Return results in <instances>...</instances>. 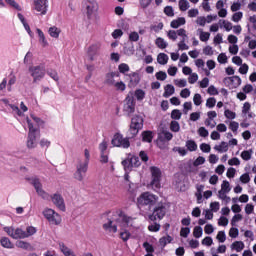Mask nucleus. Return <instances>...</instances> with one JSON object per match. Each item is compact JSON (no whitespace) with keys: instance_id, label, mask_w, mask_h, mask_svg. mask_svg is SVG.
Here are the masks:
<instances>
[{"instance_id":"obj_37","label":"nucleus","mask_w":256,"mask_h":256,"mask_svg":"<svg viewBox=\"0 0 256 256\" xmlns=\"http://www.w3.org/2000/svg\"><path fill=\"white\" fill-rule=\"evenodd\" d=\"M157 62L159 65H167L169 62V56L165 53H159L157 56Z\"/></svg>"},{"instance_id":"obj_56","label":"nucleus","mask_w":256,"mask_h":256,"mask_svg":"<svg viewBox=\"0 0 256 256\" xmlns=\"http://www.w3.org/2000/svg\"><path fill=\"white\" fill-rule=\"evenodd\" d=\"M159 139H164L165 141H171V139H173V134L169 131H163L159 135Z\"/></svg>"},{"instance_id":"obj_59","label":"nucleus","mask_w":256,"mask_h":256,"mask_svg":"<svg viewBox=\"0 0 256 256\" xmlns=\"http://www.w3.org/2000/svg\"><path fill=\"white\" fill-rule=\"evenodd\" d=\"M109 148V142H107V140H103L100 144H99V151L100 153H107V149Z\"/></svg>"},{"instance_id":"obj_46","label":"nucleus","mask_w":256,"mask_h":256,"mask_svg":"<svg viewBox=\"0 0 256 256\" xmlns=\"http://www.w3.org/2000/svg\"><path fill=\"white\" fill-rule=\"evenodd\" d=\"M186 148L188 149V151H196L198 146L197 143L194 140H188L186 141Z\"/></svg>"},{"instance_id":"obj_19","label":"nucleus","mask_w":256,"mask_h":256,"mask_svg":"<svg viewBox=\"0 0 256 256\" xmlns=\"http://www.w3.org/2000/svg\"><path fill=\"white\" fill-rule=\"evenodd\" d=\"M36 33L38 36V43L40 47L43 49L49 47V40H47V36H45V33L40 28H36Z\"/></svg>"},{"instance_id":"obj_50","label":"nucleus","mask_w":256,"mask_h":256,"mask_svg":"<svg viewBox=\"0 0 256 256\" xmlns=\"http://www.w3.org/2000/svg\"><path fill=\"white\" fill-rule=\"evenodd\" d=\"M228 192H220L218 191V199H221V201H224V203H230L231 197L227 195Z\"/></svg>"},{"instance_id":"obj_17","label":"nucleus","mask_w":256,"mask_h":256,"mask_svg":"<svg viewBox=\"0 0 256 256\" xmlns=\"http://www.w3.org/2000/svg\"><path fill=\"white\" fill-rule=\"evenodd\" d=\"M167 37L168 39H170L171 41H177L178 37H183L184 39H187V30L180 28L178 30H170L167 32Z\"/></svg>"},{"instance_id":"obj_34","label":"nucleus","mask_w":256,"mask_h":256,"mask_svg":"<svg viewBox=\"0 0 256 256\" xmlns=\"http://www.w3.org/2000/svg\"><path fill=\"white\" fill-rule=\"evenodd\" d=\"M199 39L202 43H207L211 39V33L203 31V29H198Z\"/></svg>"},{"instance_id":"obj_29","label":"nucleus","mask_w":256,"mask_h":256,"mask_svg":"<svg viewBox=\"0 0 256 256\" xmlns=\"http://www.w3.org/2000/svg\"><path fill=\"white\" fill-rule=\"evenodd\" d=\"M230 249L232 251H236V253H241V251H243V249H245V243H243V241H234L230 245Z\"/></svg>"},{"instance_id":"obj_51","label":"nucleus","mask_w":256,"mask_h":256,"mask_svg":"<svg viewBox=\"0 0 256 256\" xmlns=\"http://www.w3.org/2000/svg\"><path fill=\"white\" fill-rule=\"evenodd\" d=\"M39 145L42 149H49L51 147V140L42 138L39 142Z\"/></svg>"},{"instance_id":"obj_6","label":"nucleus","mask_w":256,"mask_h":256,"mask_svg":"<svg viewBox=\"0 0 256 256\" xmlns=\"http://www.w3.org/2000/svg\"><path fill=\"white\" fill-rule=\"evenodd\" d=\"M42 215L50 225L58 226L63 222V218L61 217V214H59L57 211H55L52 208H49V207L44 208L42 211Z\"/></svg>"},{"instance_id":"obj_38","label":"nucleus","mask_w":256,"mask_h":256,"mask_svg":"<svg viewBox=\"0 0 256 256\" xmlns=\"http://www.w3.org/2000/svg\"><path fill=\"white\" fill-rule=\"evenodd\" d=\"M120 238L122 241H129V238L131 237V233L125 228L120 227Z\"/></svg>"},{"instance_id":"obj_11","label":"nucleus","mask_w":256,"mask_h":256,"mask_svg":"<svg viewBox=\"0 0 256 256\" xmlns=\"http://www.w3.org/2000/svg\"><path fill=\"white\" fill-rule=\"evenodd\" d=\"M111 145L122 149H129L131 142H129V138L124 137L123 134L115 133L112 137Z\"/></svg>"},{"instance_id":"obj_48","label":"nucleus","mask_w":256,"mask_h":256,"mask_svg":"<svg viewBox=\"0 0 256 256\" xmlns=\"http://www.w3.org/2000/svg\"><path fill=\"white\" fill-rule=\"evenodd\" d=\"M202 51H203V54L208 57H212V55H215V49H213V46L207 45L203 48Z\"/></svg>"},{"instance_id":"obj_52","label":"nucleus","mask_w":256,"mask_h":256,"mask_svg":"<svg viewBox=\"0 0 256 256\" xmlns=\"http://www.w3.org/2000/svg\"><path fill=\"white\" fill-rule=\"evenodd\" d=\"M228 53H230V55H237V53H239V45L238 44H230L228 47Z\"/></svg>"},{"instance_id":"obj_41","label":"nucleus","mask_w":256,"mask_h":256,"mask_svg":"<svg viewBox=\"0 0 256 256\" xmlns=\"http://www.w3.org/2000/svg\"><path fill=\"white\" fill-rule=\"evenodd\" d=\"M219 191L222 193H229L231 191V184L229 181L223 180Z\"/></svg>"},{"instance_id":"obj_55","label":"nucleus","mask_w":256,"mask_h":256,"mask_svg":"<svg viewBox=\"0 0 256 256\" xmlns=\"http://www.w3.org/2000/svg\"><path fill=\"white\" fill-rule=\"evenodd\" d=\"M170 130L173 131V133H179V131H181V125L177 121H172L170 123Z\"/></svg>"},{"instance_id":"obj_45","label":"nucleus","mask_w":256,"mask_h":256,"mask_svg":"<svg viewBox=\"0 0 256 256\" xmlns=\"http://www.w3.org/2000/svg\"><path fill=\"white\" fill-rule=\"evenodd\" d=\"M134 97L138 101H143V99H145V92H144V90L143 89H136L134 91Z\"/></svg>"},{"instance_id":"obj_32","label":"nucleus","mask_w":256,"mask_h":256,"mask_svg":"<svg viewBox=\"0 0 256 256\" xmlns=\"http://www.w3.org/2000/svg\"><path fill=\"white\" fill-rule=\"evenodd\" d=\"M37 228L34 226H27L24 230V239H29V237H33V235H36Z\"/></svg>"},{"instance_id":"obj_21","label":"nucleus","mask_w":256,"mask_h":256,"mask_svg":"<svg viewBox=\"0 0 256 256\" xmlns=\"http://www.w3.org/2000/svg\"><path fill=\"white\" fill-rule=\"evenodd\" d=\"M117 77H120L119 72H108L105 76V83L106 85H109L110 87H113L114 84L117 82L115 79Z\"/></svg>"},{"instance_id":"obj_26","label":"nucleus","mask_w":256,"mask_h":256,"mask_svg":"<svg viewBox=\"0 0 256 256\" xmlns=\"http://www.w3.org/2000/svg\"><path fill=\"white\" fill-rule=\"evenodd\" d=\"M187 23V20L185 17H179L171 21L170 27L172 29H179V27H182V25H185Z\"/></svg>"},{"instance_id":"obj_5","label":"nucleus","mask_w":256,"mask_h":256,"mask_svg":"<svg viewBox=\"0 0 256 256\" xmlns=\"http://www.w3.org/2000/svg\"><path fill=\"white\" fill-rule=\"evenodd\" d=\"M159 202V196L151 193V192H143L138 198H137V204L140 205V207H155L157 203Z\"/></svg>"},{"instance_id":"obj_23","label":"nucleus","mask_w":256,"mask_h":256,"mask_svg":"<svg viewBox=\"0 0 256 256\" xmlns=\"http://www.w3.org/2000/svg\"><path fill=\"white\" fill-rule=\"evenodd\" d=\"M242 114L248 119H253L255 115L251 112V103L245 102L242 107Z\"/></svg>"},{"instance_id":"obj_42","label":"nucleus","mask_w":256,"mask_h":256,"mask_svg":"<svg viewBox=\"0 0 256 256\" xmlns=\"http://www.w3.org/2000/svg\"><path fill=\"white\" fill-rule=\"evenodd\" d=\"M240 157H241V159H243V161L251 160V157H253V150H244V151H242Z\"/></svg>"},{"instance_id":"obj_47","label":"nucleus","mask_w":256,"mask_h":256,"mask_svg":"<svg viewBox=\"0 0 256 256\" xmlns=\"http://www.w3.org/2000/svg\"><path fill=\"white\" fill-rule=\"evenodd\" d=\"M178 7L180 11H187L191 6L189 5V1L187 0H179Z\"/></svg>"},{"instance_id":"obj_12","label":"nucleus","mask_w":256,"mask_h":256,"mask_svg":"<svg viewBox=\"0 0 256 256\" xmlns=\"http://www.w3.org/2000/svg\"><path fill=\"white\" fill-rule=\"evenodd\" d=\"M4 231L11 239H25V230L21 227L8 226L4 227Z\"/></svg>"},{"instance_id":"obj_13","label":"nucleus","mask_w":256,"mask_h":256,"mask_svg":"<svg viewBox=\"0 0 256 256\" xmlns=\"http://www.w3.org/2000/svg\"><path fill=\"white\" fill-rule=\"evenodd\" d=\"M123 113L127 116L135 113V99L133 98V93H128L124 100Z\"/></svg>"},{"instance_id":"obj_62","label":"nucleus","mask_w":256,"mask_h":256,"mask_svg":"<svg viewBox=\"0 0 256 256\" xmlns=\"http://www.w3.org/2000/svg\"><path fill=\"white\" fill-rule=\"evenodd\" d=\"M9 7L16 9L17 11H21V6L15 0H4Z\"/></svg>"},{"instance_id":"obj_20","label":"nucleus","mask_w":256,"mask_h":256,"mask_svg":"<svg viewBox=\"0 0 256 256\" xmlns=\"http://www.w3.org/2000/svg\"><path fill=\"white\" fill-rule=\"evenodd\" d=\"M61 33H63V30L57 25H53L48 28V35L52 39H59V37H61Z\"/></svg>"},{"instance_id":"obj_18","label":"nucleus","mask_w":256,"mask_h":256,"mask_svg":"<svg viewBox=\"0 0 256 256\" xmlns=\"http://www.w3.org/2000/svg\"><path fill=\"white\" fill-rule=\"evenodd\" d=\"M117 220H115V212H113L112 218L108 222L103 224V229L108 231V233H117Z\"/></svg>"},{"instance_id":"obj_25","label":"nucleus","mask_w":256,"mask_h":256,"mask_svg":"<svg viewBox=\"0 0 256 256\" xmlns=\"http://www.w3.org/2000/svg\"><path fill=\"white\" fill-rule=\"evenodd\" d=\"M122 167L125 171H133V161L131 159V154H129L124 160H122Z\"/></svg>"},{"instance_id":"obj_14","label":"nucleus","mask_w":256,"mask_h":256,"mask_svg":"<svg viewBox=\"0 0 256 256\" xmlns=\"http://www.w3.org/2000/svg\"><path fill=\"white\" fill-rule=\"evenodd\" d=\"M0 101H2V103H4V105H9V107L12 109V113H14L15 115H18V117H23L25 115L24 113H27V111H29V108H27V105H25L24 102L20 103V108H19L18 106L9 104L8 99L4 98Z\"/></svg>"},{"instance_id":"obj_9","label":"nucleus","mask_w":256,"mask_h":256,"mask_svg":"<svg viewBox=\"0 0 256 256\" xmlns=\"http://www.w3.org/2000/svg\"><path fill=\"white\" fill-rule=\"evenodd\" d=\"M28 72L33 79V83H39L45 78V66L43 65H32L28 68Z\"/></svg>"},{"instance_id":"obj_63","label":"nucleus","mask_w":256,"mask_h":256,"mask_svg":"<svg viewBox=\"0 0 256 256\" xmlns=\"http://www.w3.org/2000/svg\"><path fill=\"white\" fill-rule=\"evenodd\" d=\"M254 211H255V206L253 204L248 203L245 205L244 212L246 215H251L254 213Z\"/></svg>"},{"instance_id":"obj_8","label":"nucleus","mask_w":256,"mask_h":256,"mask_svg":"<svg viewBox=\"0 0 256 256\" xmlns=\"http://www.w3.org/2000/svg\"><path fill=\"white\" fill-rule=\"evenodd\" d=\"M150 175H151V181H150V187L152 189H161V177L162 172L159 167L151 166L149 168Z\"/></svg>"},{"instance_id":"obj_49","label":"nucleus","mask_w":256,"mask_h":256,"mask_svg":"<svg viewBox=\"0 0 256 256\" xmlns=\"http://www.w3.org/2000/svg\"><path fill=\"white\" fill-rule=\"evenodd\" d=\"M185 41H187V38L182 37V40L178 43L179 51H189V45Z\"/></svg>"},{"instance_id":"obj_61","label":"nucleus","mask_w":256,"mask_h":256,"mask_svg":"<svg viewBox=\"0 0 256 256\" xmlns=\"http://www.w3.org/2000/svg\"><path fill=\"white\" fill-rule=\"evenodd\" d=\"M217 61H218V63H220V65H225V63H227V61H229V58L227 57V54L220 53L217 57Z\"/></svg>"},{"instance_id":"obj_40","label":"nucleus","mask_w":256,"mask_h":256,"mask_svg":"<svg viewBox=\"0 0 256 256\" xmlns=\"http://www.w3.org/2000/svg\"><path fill=\"white\" fill-rule=\"evenodd\" d=\"M142 141H145L146 143H151L153 141V132L152 131L142 132Z\"/></svg>"},{"instance_id":"obj_33","label":"nucleus","mask_w":256,"mask_h":256,"mask_svg":"<svg viewBox=\"0 0 256 256\" xmlns=\"http://www.w3.org/2000/svg\"><path fill=\"white\" fill-rule=\"evenodd\" d=\"M172 242H173V237H171L170 235H166L161 237L158 243L160 247L164 248V247H167V245H169V243H172Z\"/></svg>"},{"instance_id":"obj_36","label":"nucleus","mask_w":256,"mask_h":256,"mask_svg":"<svg viewBox=\"0 0 256 256\" xmlns=\"http://www.w3.org/2000/svg\"><path fill=\"white\" fill-rule=\"evenodd\" d=\"M175 94V87L171 84H167L164 87V93H163V97H171V95Z\"/></svg>"},{"instance_id":"obj_28","label":"nucleus","mask_w":256,"mask_h":256,"mask_svg":"<svg viewBox=\"0 0 256 256\" xmlns=\"http://www.w3.org/2000/svg\"><path fill=\"white\" fill-rule=\"evenodd\" d=\"M16 247H18V249H24V251H33L31 243L23 240H18L16 242Z\"/></svg>"},{"instance_id":"obj_27","label":"nucleus","mask_w":256,"mask_h":256,"mask_svg":"<svg viewBox=\"0 0 256 256\" xmlns=\"http://www.w3.org/2000/svg\"><path fill=\"white\" fill-rule=\"evenodd\" d=\"M59 249L64 256H77V254H75V252L71 248L65 245V243H60Z\"/></svg>"},{"instance_id":"obj_1","label":"nucleus","mask_w":256,"mask_h":256,"mask_svg":"<svg viewBox=\"0 0 256 256\" xmlns=\"http://www.w3.org/2000/svg\"><path fill=\"white\" fill-rule=\"evenodd\" d=\"M26 181L28 183H31L33 185L38 197H41V199H44V201H49L51 199L53 205L57 207L60 211H65V199H63V196L61 194H53L52 196L49 195L45 189H43V184L41 183V180L35 176L26 177Z\"/></svg>"},{"instance_id":"obj_7","label":"nucleus","mask_w":256,"mask_h":256,"mask_svg":"<svg viewBox=\"0 0 256 256\" xmlns=\"http://www.w3.org/2000/svg\"><path fill=\"white\" fill-rule=\"evenodd\" d=\"M169 209V205L167 203L160 202L158 203L154 209L153 213L149 215L150 221H157V219L161 220L165 215H167V211Z\"/></svg>"},{"instance_id":"obj_57","label":"nucleus","mask_w":256,"mask_h":256,"mask_svg":"<svg viewBox=\"0 0 256 256\" xmlns=\"http://www.w3.org/2000/svg\"><path fill=\"white\" fill-rule=\"evenodd\" d=\"M193 103L194 105H196V107H199V105L203 103V97L201 96V94L199 93L194 94Z\"/></svg>"},{"instance_id":"obj_54","label":"nucleus","mask_w":256,"mask_h":256,"mask_svg":"<svg viewBox=\"0 0 256 256\" xmlns=\"http://www.w3.org/2000/svg\"><path fill=\"white\" fill-rule=\"evenodd\" d=\"M216 239L219 243H225L227 241V234H225V231H218Z\"/></svg>"},{"instance_id":"obj_16","label":"nucleus","mask_w":256,"mask_h":256,"mask_svg":"<svg viewBox=\"0 0 256 256\" xmlns=\"http://www.w3.org/2000/svg\"><path fill=\"white\" fill-rule=\"evenodd\" d=\"M33 9L39 15H47L49 9V0H34Z\"/></svg>"},{"instance_id":"obj_31","label":"nucleus","mask_w":256,"mask_h":256,"mask_svg":"<svg viewBox=\"0 0 256 256\" xmlns=\"http://www.w3.org/2000/svg\"><path fill=\"white\" fill-rule=\"evenodd\" d=\"M215 151L218 153H227L229 151V144L225 141L220 142V144L214 146Z\"/></svg>"},{"instance_id":"obj_53","label":"nucleus","mask_w":256,"mask_h":256,"mask_svg":"<svg viewBox=\"0 0 256 256\" xmlns=\"http://www.w3.org/2000/svg\"><path fill=\"white\" fill-rule=\"evenodd\" d=\"M130 70H131V68H130L129 65L126 64V63H121V64L118 66V71H119V73H122L123 75H125V73H129Z\"/></svg>"},{"instance_id":"obj_30","label":"nucleus","mask_w":256,"mask_h":256,"mask_svg":"<svg viewBox=\"0 0 256 256\" xmlns=\"http://www.w3.org/2000/svg\"><path fill=\"white\" fill-rule=\"evenodd\" d=\"M0 245L4 247V249H15V244L8 237H2L0 239Z\"/></svg>"},{"instance_id":"obj_24","label":"nucleus","mask_w":256,"mask_h":256,"mask_svg":"<svg viewBox=\"0 0 256 256\" xmlns=\"http://www.w3.org/2000/svg\"><path fill=\"white\" fill-rule=\"evenodd\" d=\"M128 77H129V85L131 87H135L137 85H139V81H141V77L139 76V73L137 72H132L130 74H128Z\"/></svg>"},{"instance_id":"obj_35","label":"nucleus","mask_w":256,"mask_h":256,"mask_svg":"<svg viewBox=\"0 0 256 256\" xmlns=\"http://www.w3.org/2000/svg\"><path fill=\"white\" fill-rule=\"evenodd\" d=\"M18 19L21 21V23L24 26L25 31H27L28 35L30 37H33V31H31V27H29V24L25 21V17L22 14H18Z\"/></svg>"},{"instance_id":"obj_15","label":"nucleus","mask_w":256,"mask_h":256,"mask_svg":"<svg viewBox=\"0 0 256 256\" xmlns=\"http://www.w3.org/2000/svg\"><path fill=\"white\" fill-rule=\"evenodd\" d=\"M88 167L87 161H78L76 171L74 173V179H76V181H83V179H85V173H87Z\"/></svg>"},{"instance_id":"obj_60","label":"nucleus","mask_w":256,"mask_h":256,"mask_svg":"<svg viewBox=\"0 0 256 256\" xmlns=\"http://www.w3.org/2000/svg\"><path fill=\"white\" fill-rule=\"evenodd\" d=\"M241 19H243V12H234L231 21H233V23H239Z\"/></svg>"},{"instance_id":"obj_3","label":"nucleus","mask_w":256,"mask_h":256,"mask_svg":"<svg viewBox=\"0 0 256 256\" xmlns=\"http://www.w3.org/2000/svg\"><path fill=\"white\" fill-rule=\"evenodd\" d=\"M114 220L118 224V227H128L129 229H137L139 227V220L136 217L128 216L121 210L114 212Z\"/></svg>"},{"instance_id":"obj_10","label":"nucleus","mask_w":256,"mask_h":256,"mask_svg":"<svg viewBox=\"0 0 256 256\" xmlns=\"http://www.w3.org/2000/svg\"><path fill=\"white\" fill-rule=\"evenodd\" d=\"M141 129H143V117L136 115L132 118L130 128L128 130L130 137H137Z\"/></svg>"},{"instance_id":"obj_43","label":"nucleus","mask_w":256,"mask_h":256,"mask_svg":"<svg viewBox=\"0 0 256 256\" xmlns=\"http://www.w3.org/2000/svg\"><path fill=\"white\" fill-rule=\"evenodd\" d=\"M193 237H195V239H201V237H203V228L201 226L194 227Z\"/></svg>"},{"instance_id":"obj_39","label":"nucleus","mask_w":256,"mask_h":256,"mask_svg":"<svg viewBox=\"0 0 256 256\" xmlns=\"http://www.w3.org/2000/svg\"><path fill=\"white\" fill-rule=\"evenodd\" d=\"M155 45L158 47V49H167V45L169 44L162 37H158L155 40Z\"/></svg>"},{"instance_id":"obj_44","label":"nucleus","mask_w":256,"mask_h":256,"mask_svg":"<svg viewBox=\"0 0 256 256\" xmlns=\"http://www.w3.org/2000/svg\"><path fill=\"white\" fill-rule=\"evenodd\" d=\"M116 91H125L127 89V85L123 81H116V83L112 86Z\"/></svg>"},{"instance_id":"obj_64","label":"nucleus","mask_w":256,"mask_h":256,"mask_svg":"<svg viewBox=\"0 0 256 256\" xmlns=\"http://www.w3.org/2000/svg\"><path fill=\"white\" fill-rule=\"evenodd\" d=\"M224 117H226V119H230V120H233L237 117V113L229 110V109H226L224 111Z\"/></svg>"},{"instance_id":"obj_22","label":"nucleus","mask_w":256,"mask_h":256,"mask_svg":"<svg viewBox=\"0 0 256 256\" xmlns=\"http://www.w3.org/2000/svg\"><path fill=\"white\" fill-rule=\"evenodd\" d=\"M99 49H101V44L98 43L92 44L88 47L87 53L91 61L95 59V54L99 53Z\"/></svg>"},{"instance_id":"obj_4","label":"nucleus","mask_w":256,"mask_h":256,"mask_svg":"<svg viewBox=\"0 0 256 256\" xmlns=\"http://www.w3.org/2000/svg\"><path fill=\"white\" fill-rule=\"evenodd\" d=\"M84 9L88 21L92 23L99 21V2L97 0H85Z\"/></svg>"},{"instance_id":"obj_2","label":"nucleus","mask_w":256,"mask_h":256,"mask_svg":"<svg viewBox=\"0 0 256 256\" xmlns=\"http://www.w3.org/2000/svg\"><path fill=\"white\" fill-rule=\"evenodd\" d=\"M26 123L29 128L26 146L28 149H35L37 147V139H39V130L33 124L36 123L37 127H45V121L35 114H31L30 117H26Z\"/></svg>"},{"instance_id":"obj_58","label":"nucleus","mask_w":256,"mask_h":256,"mask_svg":"<svg viewBox=\"0 0 256 256\" xmlns=\"http://www.w3.org/2000/svg\"><path fill=\"white\" fill-rule=\"evenodd\" d=\"M239 221H243V214H235L231 219V225L235 227Z\"/></svg>"}]
</instances>
